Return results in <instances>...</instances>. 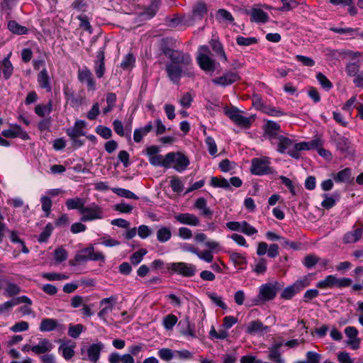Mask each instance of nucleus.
<instances>
[{
  "instance_id": "f257e3e1",
  "label": "nucleus",
  "mask_w": 363,
  "mask_h": 363,
  "mask_svg": "<svg viewBox=\"0 0 363 363\" xmlns=\"http://www.w3.org/2000/svg\"><path fill=\"white\" fill-rule=\"evenodd\" d=\"M277 150L279 153H287L292 158L298 160L301 157L300 152L317 148L322 145L319 140H313L311 142H301L296 143L294 140L281 135L276 141Z\"/></svg>"
},
{
  "instance_id": "f03ea898",
  "label": "nucleus",
  "mask_w": 363,
  "mask_h": 363,
  "mask_svg": "<svg viewBox=\"0 0 363 363\" xmlns=\"http://www.w3.org/2000/svg\"><path fill=\"white\" fill-rule=\"evenodd\" d=\"M284 283L279 281H272L262 284L259 288V294L254 299L255 305H259L261 303H265L273 300L279 291L284 287Z\"/></svg>"
},
{
  "instance_id": "7ed1b4c3",
  "label": "nucleus",
  "mask_w": 363,
  "mask_h": 363,
  "mask_svg": "<svg viewBox=\"0 0 363 363\" xmlns=\"http://www.w3.org/2000/svg\"><path fill=\"white\" fill-rule=\"evenodd\" d=\"M269 164L270 160L267 157L253 158L251 161V173L259 176L272 174L274 170Z\"/></svg>"
},
{
  "instance_id": "20e7f679",
  "label": "nucleus",
  "mask_w": 363,
  "mask_h": 363,
  "mask_svg": "<svg viewBox=\"0 0 363 363\" xmlns=\"http://www.w3.org/2000/svg\"><path fill=\"white\" fill-rule=\"evenodd\" d=\"M167 269L184 277H192L197 272L194 264L183 262L169 263Z\"/></svg>"
},
{
  "instance_id": "39448f33",
  "label": "nucleus",
  "mask_w": 363,
  "mask_h": 363,
  "mask_svg": "<svg viewBox=\"0 0 363 363\" xmlns=\"http://www.w3.org/2000/svg\"><path fill=\"white\" fill-rule=\"evenodd\" d=\"M103 259L104 256L100 252H95L93 247H89L79 251L70 263L74 265L89 260H101Z\"/></svg>"
},
{
  "instance_id": "423d86ee",
  "label": "nucleus",
  "mask_w": 363,
  "mask_h": 363,
  "mask_svg": "<svg viewBox=\"0 0 363 363\" xmlns=\"http://www.w3.org/2000/svg\"><path fill=\"white\" fill-rule=\"evenodd\" d=\"M308 284L309 283L306 279H298L282 291L281 298L285 300H289Z\"/></svg>"
},
{
  "instance_id": "0eeeda50",
  "label": "nucleus",
  "mask_w": 363,
  "mask_h": 363,
  "mask_svg": "<svg viewBox=\"0 0 363 363\" xmlns=\"http://www.w3.org/2000/svg\"><path fill=\"white\" fill-rule=\"evenodd\" d=\"M80 213L82 214L81 221L83 222L91 221L102 218L101 208L94 203L84 206V208L81 210Z\"/></svg>"
},
{
  "instance_id": "6e6552de",
  "label": "nucleus",
  "mask_w": 363,
  "mask_h": 363,
  "mask_svg": "<svg viewBox=\"0 0 363 363\" xmlns=\"http://www.w3.org/2000/svg\"><path fill=\"white\" fill-rule=\"evenodd\" d=\"M240 79V77L238 72L227 71L222 76L213 79L212 83L225 87L238 82Z\"/></svg>"
},
{
  "instance_id": "1a4fd4ad",
  "label": "nucleus",
  "mask_w": 363,
  "mask_h": 363,
  "mask_svg": "<svg viewBox=\"0 0 363 363\" xmlns=\"http://www.w3.org/2000/svg\"><path fill=\"white\" fill-rule=\"evenodd\" d=\"M281 127L279 123L274 121H269L264 125V137L270 140L272 145H275L280 135Z\"/></svg>"
},
{
  "instance_id": "9d476101",
  "label": "nucleus",
  "mask_w": 363,
  "mask_h": 363,
  "mask_svg": "<svg viewBox=\"0 0 363 363\" xmlns=\"http://www.w3.org/2000/svg\"><path fill=\"white\" fill-rule=\"evenodd\" d=\"M168 58L171 61L170 64L179 65L182 67H189L192 63L191 57L189 53L178 50H174Z\"/></svg>"
},
{
  "instance_id": "9b49d317",
  "label": "nucleus",
  "mask_w": 363,
  "mask_h": 363,
  "mask_svg": "<svg viewBox=\"0 0 363 363\" xmlns=\"http://www.w3.org/2000/svg\"><path fill=\"white\" fill-rule=\"evenodd\" d=\"M101 350L100 344H92L88 348L83 347L81 348L82 359L96 362L99 358Z\"/></svg>"
},
{
  "instance_id": "f8f14e48",
  "label": "nucleus",
  "mask_w": 363,
  "mask_h": 363,
  "mask_svg": "<svg viewBox=\"0 0 363 363\" xmlns=\"http://www.w3.org/2000/svg\"><path fill=\"white\" fill-rule=\"evenodd\" d=\"M173 156L171 157V161H169V167L172 164H174L173 167L178 172H181L186 169L189 164V159L183 154L180 152H169Z\"/></svg>"
},
{
  "instance_id": "ddd939ff",
  "label": "nucleus",
  "mask_w": 363,
  "mask_h": 363,
  "mask_svg": "<svg viewBox=\"0 0 363 363\" xmlns=\"http://www.w3.org/2000/svg\"><path fill=\"white\" fill-rule=\"evenodd\" d=\"M196 61L200 68L206 72L213 73L216 70V62L206 53H199L196 57Z\"/></svg>"
},
{
  "instance_id": "4468645a",
  "label": "nucleus",
  "mask_w": 363,
  "mask_h": 363,
  "mask_svg": "<svg viewBox=\"0 0 363 363\" xmlns=\"http://www.w3.org/2000/svg\"><path fill=\"white\" fill-rule=\"evenodd\" d=\"M345 333L348 337L347 342L353 350H357L360 347L361 340L357 337L359 334L358 330L353 326H348L345 328Z\"/></svg>"
},
{
  "instance_id": "2eb2a0df",
  "label": "nucleus",
  "mask_w": 363,
  "mask_h": 363,
  "mask_svg": "<svg viewBox=\"0 0 363 363\" xmlns=\"http://www.w3.org/2000/svg\"><path fill=\"white\" fill-rule=\"evenodd\" d=\"M182 67V66L179 65L170 63H167L166 65L165 69L167 74V77L174 84H178L179 83L181 77L183 73Z\"/></svg>"
},
{
  "instance_id": "dca6fc26",
  "label": "nucleus",
  "mask_w": 363,
  "mask_h": 363,
  "mask_svg": "<svg viewBox=\"0 0 363 363\" xmlns=\"http://www.w3.org/2000/svg\"><path fill=\"white\" fill-rule=\"evenodd\" d=\"M269 331V327L264 325L259 320L250 321L245 329V332L251 335H264Z\"/></svg>"
},
{
  "instance_id": "f3484780",
  "label": "nucleus",
  "mask_w": 363,
  "mask_h": 363,
  "mask_svg": "<svg viewBox=\"0 0 363 363\" xmlns=\"http://www.w3.org/2000/svg\"><path fill=\"white\" fill-rule=\"evenodd\" d=\"M175 220L181 224L191 226H198L200 224L199 218L194 214L184 213L174 216Z\"/></svg>"
},
{
  "instance_id": "a211bd4d",
  "label": "nucleus",
  "mask_w": 363,
  "mask_h": 363,
  "mask_svg": "<svg viewBox=\"0 0 363 363\" xmlns=\"http://www.w3.org/2000/svg\"><path fill=\"white\" fill-rule=\"evenodd\" d=\"M86 127V123L82 120L76 121L74 126L67 128L66 133L69 138H76L86 135L84 129Z\"/></svg>"
},
{
  "instance_id": "6ab92c4d",
  "label": "nucleus",
  "mask_w": 363,
  "mask_h": 363,
  "mask_svg": "<svg viewBox=\"0 0 363 363\" xmlns=\"http://www.w3.org/2000/svg\"><path fill=\"white\" fill-rule=\"evenodd\" d=\"M78 79L82 83H86L89 90L95 89V82L93 79L92 73L88 68L84 67L82 69H79Z\"/></svg>"
},
{
  "instance_id": "aec40b11",
  "label": "nucleus",
  "mask_w": 363,
  "mask_h": 363,
  "mask_svg": "<svg viewBox=\"0 0 363 363\" xmlns=\"http://www.w3.org/2000/svg\"><path fill=\"white\" fill-rule=\"evenodd\" d=\"M194 208L200 211V215L203 217L211 219L213 216V211H211L208 206H207V201L206 199L203 197H200L196 199V201L194 203Z\"/></svg>"
},
{
  "instance_id": "412c9836",
  "label": "nucleus",
  "mask_w": 363,
  "mask_h": 363,
  "mask_svg": "<svg viewBox=\"0 0 363 363\" xmlns=\"http://www.w3.org/2000/svg\"><path fill=\"white\" fill-rule=\"evenodd\" d=\"M94 70L97 77L101 78L105 72L104 65V48L100 47L97 52L96 60L95 61Z\"/></svg>"
},
{
  "instance_id": "4be33fe9",
  "label": "nucleus",
  "mask_w": 363,
  "mask_h": 363,
  "mask_svg": "<svg viewBox=\"0 0 363 363\" xmlns=\"http://www.w3.org/2000/svg\"><path fill=\"white\" fill-rule=\"evenodd\" d=\"M173 156L171 154H167L164 158L162 155H157L151 156L149 158L150 163L155 167H164L165 168L169 167V161H171V157Z\"/></svg>"
},
{
  "instance_id": "5701e85b",
  "label": "nucleus",
  "mask_w": 363,
  "mask_h": 363,
  "mask_svg": "<svg viewBox=\"0 0 363 363\" xmlns=\"http://www.w3.org/2000/svg\"><path fill=\"white\" fill-rule=\"evenodd\" d=\"M53 345L48 339L41 340L38 345L32 346L30 350L35 354H40L50 352L52 350Z\"/></svg>"
},
{
  "instance_id": "b1692460",
  "label": "nucleus",
  "mask_w": 363,
  "mask_h": 363,
  "mask_svg": "<svg viewBox=\"0 0 363 363\" xmlns=\"http://www.w3.org/2000/svg\"><path fill=\"white\" fill-rule=\"evenodd\" d=\"M283 345L282 342L274 343L269 347V359L276 363H285L284 359L281 357L279 349Z\"/></svg>"
},
{
  "instance_id": "393cba45",
  "label": "nucleus",
  "mask_w": 363,
  "mask_h": 363,
  "mask_svg": "<svg viewBox=\"0 0 363 363\" xmlns=\"http://www.w3.org/2000/svg\"><path fill=\"white\" fill-rule=\"evenodd\" d=\"M38 82L42 89H45L48 92L51 91L50 79L45 68H43L38 74Z\"/></svg>"
},
{
  "instance_id": "a878e982",
  "label": "nucleus",
  "mask_w": 363,
  "mask_h": 363,
  "mask_svg": "<svg viewBox=\"0 0 363 363\" xmlns=\"http://www.w3.org/2000/svg\"><path fill=\"white\" fill-rule=\"evenodd\" d=\"M251 21L266 23L268 21V14L260 9L253 8L250 11Z\"/></svg>"
},
{
  "instance_id": "bb28decb",
  "label": "nucleus",
  "mask_w": 363,
  "mask_h": 363,
  "mask_svg": "<svg viewBox=\"0 0 363 363\" xmlns=\"http://www.w3.org/2000/svg\"><path fill=\"white\" fill-rule=\"evenodd\" d=\"M363 230L362 228H356L352 231L347 232L343 236V242L345 244L354 243L362 238Z\"/></svg>"
},
{
  "instance_id": "cd10ccee",
  "label": "nucleus",
  "mask_w": 363,
  "mask_h": 363,
  "mask_svg": "<svg viewBox=\"0 0 363 363\" xmlns=\"http://www.w3.org/2000/svg\"><path fill=\"white\" fill-rule=\"evenodd\" d=\"M153 128L152 122H149L144 127L136 128L133 133V140L135 143H140L143 138L149 133Z\"/></svg>"
},
{
  "instance_id": "c85d7f7f",
  "label": "nucleus",
  "mask_w": 363,
  "mask_h": 363,
  "mask_svg": "<svg viewBox=\"0 0 363 363\" xmlns=\"http://www.w3.org/2000/svg\"><path fill=\"white\" fill-rule=\"evenodd\" d=\"M65 204L69 210L77 209L81 213V210L85 206V200L79 197H75L67 199Z\"/></svg>"
},
{
  "instance_id": "c756f323",
  "label": "nucleus",
  "mask_w": 363,
  "mask_h": 363,
  "mask_svg": "<svg viewBox=\"0 0 363 363\" xmlns=\"http://www.w3.org/2000/svg\"><path fill=\"white\" fill-rule=\"evenodd\" d=\"M59 342H61V345L58 348L59 352H61L62 357L65 359H70L74 355V348L75 347V345L73 344L72 345H67L61 340H59Z\"/></svg>"
},
{
  "instance_id": "7c9ffc66",
  "label": "nucleus",
  "mask_w": 363,
  "mask_h": 363,
  "mask_svg": "<svg viewBox=\"0 0 363 363\" xmlns=\"http://www.w3.org/2000/svg\"><path fill=\"white\" fill-rule=\"evenodd\" d=\"M361 64L359 60L352 62L349 61L345 65V72L348 77L355 78L359 73Z\"/></svg>"
},
{
  "instance_id": "2f4dec72",
  "label": "nucleus",
  "mask_w": 363,
  "mask_h": 363,
  "mask_svg": "<svg viewBox=\"0 0 363 363\" xmlns=\"http://www.w3.org/2000/svg\"><path fill=\"white\" fill-rule=\"evenodd\" d=\"M11 55V52H10L1 62H0V65L3 66V74L5 79H9L13 74V67L10 61V57Z\"/></svg>"
},
{
  "instance_id": "473e14b6",
  "label": "nucleus",
  "mask_w": 363,
  "mask_h": 363,
  "mask_svg": "<svg viewBox=\"0 0 363 363\" xmlns=\"http://www.w3.org/2000/svg\"><path fill=\"white\" fill-rule=\"evenodd\" d=\"M316 286L321 289L336 287V276L328 275L324 279L317 282Z\"/></svg>"
},
{
  "instance_id": "72a5a7b5",
  "label": "nucleus",
  "mask_w": 363,
  "mask_h": 363,
  "mask_svg": "<svg viewBox=\"0 0 363 363\" xmlns=\"http://www.w3.org/2000/svg\"><path fill=\"white\" fill-rule=\"evenodd\" d=\"M112 300V297L104 298L101 301V306L102 307L101 310L99 311L98 315L103 320H106V316L107 314L111 313L112 311V304L111 301Z\"/></svg>"
},
{
  "instance_id": "f704fd0d",
  "label": "nucleus",
  "mask_w": 363,
  "mask_h": 363,
  "mask_svg": "<svg viewBox=\"0 0 363 363\" xmlns=\"http://www.w3.org/2000/svg\"><path fill=\"white\" fill-rule=\"evenodd\" d=\"M8 29L16 35H23L28 32V29L23 26L18 24L16 21H9L8 22Z\"/></svg>"
},
{
  "instance_id": "c9c22d12",
  "label": "nucleus",
  "mask_w": 363,
  "mask_h": 363,
  "mask_svg": "<svg viewBox=\"0 0 363 363\" xmlns=\"http://www.w3.org/2000/svg\"><path fill=\"white\" fill-rule=\"evenodd\" d=\"M210 45L212 48V50L215 52V53L220 57V58L225 61H228V57L225 55V52L224 51L223 45L218 40H211L210 42Z\"/></svg>"
},
{
  "instance_id": "e433bc0d",
  "label": "nucleus",
  "mask_w": 363,
  "mask_h": 363,
  "mask_svg": "<svg viewBox=\"0 0 363 363\" xmlns=\"http://www.w3.org/2000/svg\"><path fill=\"white\" fill-rule=\"evenodd\" d=\"M207 11L206 4L203 1H199L193 8V16L194 19H201Z\"/></svg>"
},
{
  "instance_id": "4c0bfd02",
  "label": "nucleus",
  "mask_w": 363,
  "mask_h": 363,
  "mask_svg": "<svg viewBox=\"0 0 363 363\" xmlns=\"http://www.w3.org/2000/svg\"><path fill=\"white\" fill-rule=\"evenodd\" d=\"M57 325V320L52 318H43L40 325V330L50 332L54 330Z\"/></svg>"
},
{
  "instance_id": "58836bf2",
  "label": "nucleus",
  "mask_w": 363,
  "mask_h": 363,
  "mask_svg": "<svg viewBox=\"0 0 363 363\" xmlns=\"http://www.w3.org/2000/svg\"><path fill=\"white\" fill-rule=\"evenodd\" d=\"M334 140L337 150L342 152L348 151L350 148V142L347 138L337 135L335 136Z\"/></svg>"
},
{
  "instance_id": "ea45409f",
  "label": "nucleus",
  "mask_w": 363,
  "mask_h": 363,
  "mask_svg": "<svg viewBox=\"0 0 363 363\" xmlns=\"http://www.w3.org/2000/svg\"><path fill=\"white\" fill-rule=\"evenodd\" d=\"M5 284L6 285L5 288V294L7 296L13 297L21 293V289L18 284L9 281H6Z\"/></svg>"
},
{
  "instance_id": "a19ab883",
  "label": "nucleus",
  "mask_w": 363,
  "mask_h": 363,
  "mask_svg": "<svg viewBox=\"0 0 363 363\" xmlns=\"http://www.w3.org/2000/svg\"><path fill=\"white\" fill-rule=\"evenodd\" d=\"M172 232L168 227H161L157 232V239L160 242H166L170 240Z\"/></svg>"
},
{
  "instance_id": "79ce46f5",
  "label": "nucleus",
  "mask_w": 363,
  "mask_h": 363,
  "mask_svg": "<svg viewBox=\"0 0 363 363\" xmlns=\"http://www.w3.org/2000/svg\"><path fill=\"white\" fill-rule=\"evenodd\" d=\"M52 105L51 101H50L47 104H38L35 107V113L38 116L43 117L50 114L52 112Z\"/></svg>"
},
{
  "instance_id": "37998d69",
  "label": "nucleus",
  "mask_w": 363,
  "mask_h": 363,
  "mask_svg": "<svg viewBox=\"0 0 363 363\" xmlns=\"http://www.w3.org/2000/svg\"><path fill=\"white\" fill-rule=\"evenodd\" d=\"M351 178V169L345 168L337 173L334 179L336 182H349Z\"/></svg>"
},
{
  "instance_id": "c03bdc74",
  "label": "nucleus",
  "mask_w": 363,
  "mask_h": 363,
  "mask_svg": "<svg viewBox=\"0 0 363 363\" xmlns=\"http://www.w3.org/2000/svg\"><path fill=\"white\" fill-rule=\"evenodd\" d=\"M115 132L121 136H125L128 140L131 138L130 128L124 130L122 123L120 121L115 120Z\"/></svg>"
},
{
  "instance_id": "a18cd8bd",
  "label": "nucleus",
  "mask_w": 363,
  "mask_h": 363,
  "mask_svg": "<svg viewBox=\"0 0 363 363\" xmlns=\"http://www.w3.org/2000/svg\"><path fill=\"white\" fill-rule=\"evenodd\" d=\"M210 184L213 187H220L223 189L230 188V183L225 178H218L216 177H212Z\"/></svg>"
},
{
  "instance_id": "49530a36",
  "label": "nucleus",
  "mask_w": 363,
  "mask_h": 363,
  "mask_svg": "<svg viewBox=\"0 0 363 363\" xmlns=\"http://www.w3.org/2000/svg\"><path fill=\"white\" fill-rule=\"evenodd\" d=\"M257 39L255 37H243L238 35L236 38V43L240 46H250L257 43Z\"/></svg>"
},
{
  "instance_id": "de8ad7c7",
  "label": "nucleus",
  "mask_w": 363,
  "mask_h": 363,
  "mask_svg": "<svg viewBox=\"0 0 363 363\" xmlns=\"http://www.w3.org/2000/svg\"><path fill=\"white\" fill-rule=\"evenodd\" d=\"M147 252V250L144 248H141L137 252H134L130 257L131 264L133 265L139 264Z\"/></svg>"
},
{
  "instance_id": "09e8293b",
  "label": "nucleus",
  "mask_w": 363,
  "mask_h": 363,
  "mask_svg": "<svg viewBox=\"0 0 363 363\" xmlns=\"http://www.w3.org/2000/svg\"><path fill=\"white\" fill-rule=\"evenodd\" d=\"M52 230L53 228L52 224H47L45 229L39 235L38 241L40 243L47 242L48 238L51 235Z\"/></svg>"
},
{
  "instance_id": "8fccbe9b",
  "label": "nucleus",
  "mask_w": 363,
  "mask_h": 363,
  "mask_svg": "<svg viewBox=\"0 0 363 363\" xmlns=\"http://www.w3.org/2000/svg\"><path fill=\"white\" fill-rule=\"evenodd\" d=\"M84 328V326L81 324H70L69 325L68 335L73 338H77L83 331Z\"/></svg>"
},
{
  "instance_id": "3c124183",
  "label": "nucleus",
  "mask_w": 363,
  "mask_h": 363,
  "mask_svg": "<svg viewBox=\"0 0 363 363\" xmlns=\"http://www.w3.org/2000/svg\"><path fill=\"white\" fill-rule=\"evenodd\" d=\"M320 261V258L315 255H308L303 261V264L308 269L313 267Z\"/></svg>"
},
{
  "instance_id": "603ef678",
  "label": "nucleus",
  "mask_w": 363,
  "mask_h": 363,
  "mask_svg": "<svg viewBox=\"0 0 363 363\" xmlns=\"http://www.w3.org/2000/svg\"><path fill=\"white\" fill-rule=\"evenodd\" d=\"M316 79L322 87L326 90H330L333 87L331 82L321 72L316 74Z\"/></svg>"
},
{
  "instance_id": "864d4df0",
  "label": "nucleus",
  "mask_w": 363,
  "mask_h": 363,
  "mask_svg": "<svg viewBox=\"0 0 363 363\" xmlns=\"http://www.w3.org/2000/svg\"><path fill=\"white\" fill-rule=\"evenodd\" d=\"M40 202L42 204V210L45 213L46 216H48L50 213L52 207V201L48 196L44 195L40 198Z\"/></svg>"
},
{
  "instance_id": "5fc2aeb1",
  "label": "nucleus",
  "mask_w": 363,
  "mask_h": 363,
  "mask_svg": "<svg viewBox=\"0 0 363 363\" xmlns=\"http://www.w3.org/2000/svg\"><path fill=\"white\" fill-rule=\"evenodd\" d=\"M177 318L173 314H169L163 319V325L167 330H172L177 322Z\"/></svg>"
},
{
  "instance_id": "6e6d98bb",
  "label": "nucleus",
  "mask_w": 363,
  "mask_h": 363,
  "mask_svg": "<svg viewBox=\"0 0 363 363\" xmlns=\"http://www.w3.org/2000/svg\"><path fill=\"white\" fill-rule=\"evenodd\" d=\"M230 259L236 264L243 265L247 263L246 258L242 254L235 252H228Z\"/></svg>"
},
{
  "instance_id": "4d7b16f0",
  "label": "nucleus",
  "mask_w": 363,
  "mask_h": 363,
  "mask_svg": "<svg viewBox=\"0 0 363 363\" xmlns=\"http://www.w3.org/2000/svg\"><path fill=\"white\" fill-rule=\"evenodd\" d=\"M262 110L264 113L272 116L278 117L284 115V112L281 110L267 105L263 106Z\"/></svg>"
},
{
  "instance_id": "13d9d810",
  "label": "nucleus",
  "mask_w": 363,
  "mask_h": 363,
  "mask_svg": "<svg viewBox=\"0 0 363 363\" xmlns=\"http://www.w3.org/2000/svg\"><path fill=\"white\" fill-rule=\"evenodd\" d=\"M115 194L119 196L125 197L126 199H138V196L130 190L125 189L115 188Z\"/></svg>"
},
{
  "instance_id": "bf43d9fd",
  "label": "nucleus",
  "mask_w": 363,
  "mask_h": 363,
  "mask_svg": "<svg viewBox=\"0 0 363 363\" xmlns=\"http://www.w3.org/2000/svg\"><path fill=\"white\" fill-rule=\"evenodd\" d=\"M253 271L258 274H263L267 271V261L262 258L255 264Z\"/></svg>"
},
{
  "instance_id": "052dcab7",
  "label": "nucleus",
  "mask_w": 363,
  "mask_h": 363,
  "mask_svg": "<svg viewBox=\"0 0 363 363\" xmlns=\"http://www.w3.org/2000/svg\"><path fill=\"white\" fill-rule=\"evenodd\" d=\"M54 258L57 262H62L67 259V252L62 247L57 248L54 252Z\"/></svg>"
},
{
  "instance_id": "680f3d73",
  "label": "nucleus",
  "mask_w": 363,
  "mask_h": 363,
  "mask_svg": "<svg viewBox=\"0 0 363 363\" xmlns=\"http://www.w3.org/2000/svg\"><path fill=\"white\" fill-rule=\"evenodd\" d=\"M96 132L97 134L101 135L102 138L105 139H108L112 135V131L110 128L103 126L99 125L96 128Z\"/></svg>"
},
{
  "instance_id": "e2e57ef3",
  "label": "nucleus",
  "mask_w": 363,
  "mask_h": 363,
  "mask_svg": "<svg viewBox=\"0 0 363 363\" xmlns=\"http://www.w3.org/2000/svg\"><path fill=\"white\" fill-rule=\"evenodd\" d=\"M282 6L280 10L283 11H290L296 8L298 5L296 0H281Z\"/></svg>"
},
{
  "instance_id": "0e129e2a",
  "label": "nucleus",
  "mask_w": 363,
  "mask_h": 363,
  "mask_svg": "<svg viewBox=\"0 0 363 363\" xmlns=\"http://www.w3.org/2000/svg\"><path fill=\"white\" fill-rule=\"evenodd\" d=\"M241 233L247 235H252L257 233V230L246 221H242Z\"/></svg>"
},
{
  "instance_id": "69168bd1",
  "label": "nucleus",
  "mask_w": 363,
  "mask_h": 363,
  "mask_svg": "<svg viewBox=\"0 0 363 363\" xmlns=\"http://www.w3.org/2000/svg\"><path fill=\"white\" fill-rule=\"evenodd\" d=\"M29 324L26 321H21L14 324L11 328V330L13 333H18L26 331L28 330Z\"/></svg>"
},
{
  "instance_id": "338daca9",
  "label": "nucleus",
  "mask_w": 363,
  "mask_h": 363,
  "mask_svg": "<svg viewBox=\"0 0 363 363\" xmlns=\"http://www.w3.org/2000/svg\"><path fill=\"white\" fill-rule=\"evenodd\" d=\"M120 362L123 363H134V359L130 354L120 355L115 353V363H118Z\"/></svg>"
},
{
  "instance_id": "774afa93",
  "label": "nucleus",
  "mask_w": 363,
  "mask_h": 363,
  "mask_svg": "<svg viewBox=\"0 0 363 363\" xmlns=\"http://www.w3.org/2000/svg\"><path fill=\"white\" fill-rule=\"evenodd\" d=\"M170 186L174 192L180 193L183 191L184 186L181 180L178 178H173L170 181Z\"/></svg>"
}]
</instances>
